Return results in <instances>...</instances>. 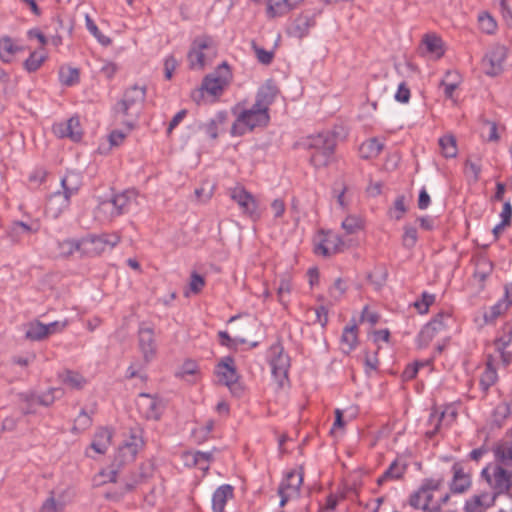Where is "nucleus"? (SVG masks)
Returning a JSON list of instances; mask_svg holds the SVG:
<instances>
[{
  "mask_svg": "<svg viewBox=\"0 0 512 512\" xmlns=\"http://www.w3.org/2000/svg\"><path fill=\"white\" fill-rule=\"evenodd\" d=\"M422 44L434 59H440L444 55V43L436 34H426L423 37Z\"/></svg>",
  "mask_w": 512,
  "mask_h": 512,
  "instance_id": "30",
  "label": "nucleus"
},
{
  "mask_svg": "<svg viewBox=\"0 0 512 512\" xmlns=\"http://www.w3.org/2000/svg\"><path fill=\"white\" fill-rule=\"evenodd\" d=\"M441 154L445 158H454L457 156L458 149L456 139L452 135H444L439 139Z\"/></svg>",
  "mask_w": 512,
  "mask_h": 512,
  "instance_id": "41",
  "label": "nucleus"
},
{
  "mask_svg": "<svg viewBox=\"0 0 512 512\" xmlns=\"http://www.w3.org/2000/svg\"><path fill=\"white\" fill-rule=\"evenodd\" d=\"M289 11L286 0H268L267 13L271 17L282 16Z\"/></svg>",
  "mask_w": 512,
  "mask_h": 512,
  "instance_id": "48",
  "label": "nucleus"
},
{
  "mask_svg": "<svg viewBox=\"0 0 512 512\" xmlns=\"http://www.w3.org/2000/svg\"><path fill=\"white\" fill-rule=\"evenodd\" d=\"M451 470L453 476L449 484L450 491L454 494L466 492L472 484L470 473L466 472L463 465L459 462L454 463Z\"/></svg>",
  "mask_w": 512,
  "mask_h": 512,
  "instance_id": "19",
  "label": "nucleus"
},
{
  "mask_svg": "<svg viewBox=\"0 0 512 512\" xmlns=\"http://www.w3.org/2000/svg\"><path fill=\"white\" fill-rule=\"evenodd\" d=\"M417 238V229L415 227L406 225L404 227L403 245L405 247L411 248L416 244Z\"/></svg>",
  "mask_w": 512,
  "mask_h": 512,
  "instance_id": "63",
  "label": "nucleus"
},
{
  "mask_svg": "<svg viewBox=\"0 0 512 512\" xmlns=\"http://www.w3.org/2000/svg\"><path fill=\"white\" fill-rule=\"evenodd\" d=\"M139 479L127 480L120 492L107 493L106 497L113 500H119L126 493L133 491L138 485L146 482L154 474V463L146 460L138 468Z\"/></svg>",
  "mask_w": 512,
  "mask_h": 512,
  "instance_id": "14",
  "label": "nucleus"
},
{
  "mask_svg": "<svg viewBox=\"0 0 512 512\" xmlns=\"http://www.w3.org/2000/svg\"><path fill=\"white\" fill-rule=\"evenodd\" d=\"M85 24L87 30L97 39L101 45L108 46L111 44V39L100 32L97 25L88 14L85 16Z\"/></svg>",
  "mask_w": 512,
  "mask_h": 512,
  "instance_id": "45",
  "label": "nucleus"
},
{
  "mask_svg": "<svg viewBox=\"0 0 512 512\" xmlns=\"http://www.w3.org/2000/svg\"><path fill=\"white\" fill-rule=\"evenodd\" d=\"M498 379L496 368L493 365L492 356H489L484 371L480 376V387L484 393H487Z\"/></svg>",
  "mask_w": 512,
  "mask_h": 512,
  "instance_id": "32",
  "label": "nucleus"
},
{
  "mask_svg": "<svg viewBox=\"0 0 512 512\" xmlns=\"http://www.w3.org/2000/svg\"><path fill=\"white\" fill-rule=\"evenodd\" d=\"M316 13L315 12H304L300 14L293 22L292 26L289 29V33L296 38L305 37L310 29L315 26L316 21Z\"/></svg>",
  "mask_w": 512,
  "mask_h": 512,
  "instance_id": "22",
  "label": "nucleus"
},
{
  "mask_svg": "<svg viewBox=\"0 0 512 512\" xmlns=\"http://www.w3.org/2000/svg\"><path fill=\"white\" fill-rule=\"evenodd\" d=\"M92 425V417L82 409L74 421L73 431L82 432Z\"/></svg>",
  "mask_w": 512,
  "mask_h": 512,
  "instance_id": "55",
  "label": "nucleus"
},
{
  "mask_svg": "<svg viewBox=\"0 0 512 512\" xmlns=\"http://www.w3.org/2000/svg\"><path fill=\"white\" fill-rule=\"evenodd\" d=\"M138 193L134 189L116 194L111 200L100 203L99 212L108 213L111 218L127 213L137 203Z\"/></svg>",
  "mask_w": 512,
  "mask_h": 512,
  "instance_id": "7",
  "label": "nucleus"
},
{
  "mask_svg": "<svg viewBox=\"0 0 512 512\" xmlns=\"http://www.w3.org/2000/svg\"><path fill=\"white\" fill-rule=\"evenodd\" d=\"M230 198L238 205L243 216L256 222L262 216L259 201L243 186L237 185L228 190Z\"/></svg>",
  "mask_w": 512,
  "mask_h": 512,
  "instance_id": "6",
  "label": "nucleus"
},
{
  "mask_svg": "<svg viewBox=\"0 0 512 512\" xmlns=\"http://www.w3.org/2000/svg\"><path fill=\"white\" fill-rule=\"evenodd\" d=\"M460 77L457 72L447 71L444 79L440 82V86L444 87L445 97L453 99L454 91L458 88Z\"/></svg>",
  "mask_w": 512,
  "mask_h": 512,
  "instance_id": "40",
  "label": "nucleus"
},
{
  "mask_svg": "<svg viewBox=\"0 0 512 512\" xmlns=\"http://www.w3.org/2000/svg\"><path fill=\"white\" fill-rule=\"evenodd\" d=\"M436 334H438L436 328L432 327L430 324L427 323L418 334V347L424 348L428 346V344L433 340Z\"/></svg>",
  "mask_w": 512,
  "mask_h": 512,
  "instance_id": "46",
  "label": "nucleus"
},
{
  "mask_svg": "<svg viewBox=\"0 0 512 512\" xmlns=\"http://www.w3.org/2000/svg\"><path fill=\"white\" fill-rule=\"evenodd\" d=\"M58 249L61 257H69L74 252H80L79 240L66 239L58 242Z\"/></svg>",
  "mask_w": 512,
  "mask_h": 512,
  "instance_id": "47",
  "label": "nucleus"
},
{
  "mask_svg": "<svg viewBox=\"0 0 512 512\" xmlns=\"http://www.w3.org/2000/svg\"><path fill=\"white\" fill-rule=\"evenodd\" d=\"M81 186L82 179L81 176L77 173L69 172L61 179V192L67 195L69 198L78 194Z\"/></svg>",
  "mask_w": 512,
  "mask_h": 512,
  "instance_id": "31",
  "label": "nucleus"
},
{
  "mask_svg": "<svg viewBox=\"0 0 512 512\" xmlns=\"http://www.w3.org/2000/svg\"><path fill=\"white\" fill-rule=\"evenodd\" d=\"M70 205V198L62 193L56 191L51 194L46 203V214L51 218H58Z\"/></svg>",
  "mask_w": 512,
  "mask_h": 512,
  "instance_id": "24",
  "label": "nucleus"
},
{
  "mask_svg": "<svg viewBox=\"0 0 512 512\" xmlns=\"http://www.w3.org/2000/svg\"><path fill=\"white\" fill-rule=\"evenodd\" d=\"M496 464L512 467V442H501L493 450Z\"/></svg>",
  "mask_w": 512,
  "mask_h": 512,
  "instance_id": "34",
  "label": "nucleus"
},
{
  "mask_svg": "<svg viewBox=\"0 0 512 512\" xmlns=\"http://www.w3.org/2000/svg\"><path fill=\"white\" fill-rule=\"evenodd\" d=\"M345 247L346 242L337 233L331 230L321 231L315 244V252L328 257L342 252Z\"/></svg>",
  "mask_w": 512,
  "mask_h": 512,
  "instance_id": "11",
  "label": "nucleus"
},
{
  "mask_svg": "<svg viewBox=\"0 0 512 512\" xmlns=\"http://www.w3.org/2000/svg\"><path fill=\"white\" fill-rule=\"evenodd\" d=\"M269 121V113L253 104L251 108L244 109L237 115L236 121L231 127V134L242 136L255 128L266 127Z\"/></svg>",
  "mask_w": 512,
  "mask_h": 512,
  "instance_id": "5",
  "label": "nucleus"
},
{
  "mask_svg": "<svg viewBox=\"0 0 512 512\" xmlns=\"http://www.w3.org/2000/svg\"><path fill=\"white\" fill-rule=\"evenodd\" d=\"M61 381L72 389H81L86 384V380L77 372L67 370L60 375Z\"/></svg>",
  "mask_w": 512,
  "mask_h": 512,
  "instance_id": "42",
  "label": "nucleus"
},
{
  "mask_svg": "<svg viewBox=\"0 0 512 512\" xmlns=\"http://www.w3.org/2000/svg\"><path fill=\"white\" fill-rule=\"evenodd\" d=\"M491 496L488 492H483L481 494H476L471 496L469 499L465 501L464 511L465 512H484L487 508L491 507L489 505Z\"/></svg>",
  "mask_w": 512,
  "mask_h": 512,
  "instance_id": "28",
  "label": "nucleus"
},
{
  "mask_svg": "<svg viewBox=\"0 0 512 512\" xmlns=\"http://www.w3.org/2000/svg\"><path fill=\"white\" fill-rule=\"evenodd\" d=\"M23 49L15 45L11 38L4 37L0 39V59L4 62L12 61L13 57Z\"/></svg>",
  "mask_w": 512,
  "mask_h": 512,
  "instance_id": "38",
  "label": "nucleus"
},
{
  "mask_svg": "<svg viewBox=\"0 0 512 512\" xmlns=\"http://www.w3.org/2000/svg\"><path fill=\"white\" fill-rule=\"evenodd\" d=\"M25 338L30 341H43L47 339L44 324L39 320L28 322L24 326Z\"/></svg>",
  "mask_w": 512,
  "mask_h": 512,
  "instance_id": "37",
  "label": "nucleus"
},
{
  "mask_svg": "<svg viewBox=\"0 0 512 512\" xmlns=\"http://www.w3.org/2000/svg\"><path fill=\"white\" fill-rule=\"evenodd\" d=\"M98 237L102 242L104 252L107 249H113L121 240V236L118 233H103L101 235H98Z\"/></svg>",
  "mask_w": 512,
  "mask_h": 512,
  "instance_id": "57",
  "label": "nucleus"
},
{
  "mask_svg": "<svg viewBox=\"0 0 512 512\" xmlns=\"http://www.w3.org/2000/svg\"><path fill=\"white\" fill-rule=\"evenodd\" d=\"M512 341V321L504 325L502 335L495 341L496 349L506 348Z\"/></svg>",
  "mask_w": 512,
  "mask_h": 512,
  "instance_id": "53",
  "label": "nucleus"
},
{
  "mask_svg": "<svg viewBox=\"0 0 512 512\" xmlns=\"http://www.w3.org/2000/svg\"><path fill=\"white\" fill-rule=\"evenodd\" d=\"M303 483V472L301 470H292L288 472L278 487V495L280 496V506L283 507L300 492Z\"/></svg>",
  "mask_w": 512,
  "mask_h": 512,
  "instance_id": "10",
  "label": "nucleus"
},
{
  "mask_svg": "<svg viewBox=\"0 0 512 512\" xmlns=\"http://www.w3.org/2000/svg\"><path fill=\"white\" fill-rule=\"evenodd\" d=\"M45 55L41 52H32L28 59L24 62V67L29 72H34L42 65Z\"/></svg>",
  "mask_w": 512,
  "mask_h": 512,
  "instance_id": "52",
  "label": "nucleus"
},
{
  "mask_svg": "<svg viewBox=\"0 0 512 512\" xmlns=\"http://www.w3.org/2000/svg\"><path fill=\"white\" fill-rule=\"evenodd\" d=\"M512 305V285L505 286V295L503 299L489 307L483 313L484 322L486 324L493 323L500 315H502Z\"/></svg>",
  "mask_w": 512,
  "mask_h": 512,
  "instance_id": "21",
  "label": "nucleus"
},
{
  "mask_svg": "<svg viewBox=\"0 0 512 512\" xmlns=\"http://www.w3.org/2000/svg\"><path fill=\"white\" fill-rule=\"evenodd\" d=\"M80 72L71 66H61L59 69V81L64 86H74L79 83Z\"/></svg>",
  "mask_w": 512,
  "mask_h": 512,
  "instance_id": "39",
  "label": "nucleus"
},
{
  "mask_svg": "<svg viewBox=\"0 0 512 512\" xmlns=\"http://www.w3.org/2000/svg\"><path fill=\"white\" fill-rule=\"evenodd\" d=\"M346 290V283L341 278H338L330 287L329 294L334 300H339L345 294Z\"/></svg>",
  "mask_w": 512,
  "mask_h": 512,
  "instance_id": "62",
  "label": "nucleus"
},
{
  "mask_svg": "<svg viewBox=\"0 0 512 512\" xmlns=\"http://www.w3.org/2000/svg\"><path fill=\"white\" fill-rule=\"evenodd\" d=\"M480 28L483 32L491 34L495 31L497 24L488 13H482L478 17Z\"/></svg>",
  "mask_w": 512,
  "mask_h": 512,
  "instance_id": "58",
  "label": "nucleus"
},
{
  "mask_svg": "<svg viewBox=\"0 0 512 512\" xmlns=\"http://www.w3.org/2000/svg\"><path fill=\"white\" fill-rule=\"evenodd\" d=\"M53 132L59 138H70L72 141L77 142L82 138V130L80 127L79 119L72 117L66 122L57 123L53 126Z\"/></svg>",
  "mask_w": 512,
  "mask_h": 512,
  "instance_id": "20",
  "label": "nucleus"
},
{
  "mask_svg": "<svg viewBox=\"0 0 512 512\" xmlns=\"http://www.w3.org/2000/svg\"><path fill=\"white\" fill-rule=\"evenodd\" d=\"M231 73L226 63L220 65L212 74L207 75L203 82V89L212 96L222 94L224 88L229 84Z\"/></svg>",
  "mask_w": 512,
  "mask_h": 512,
  "instance_id": "13",
  "label": "nucleus"
},
{
  "mask_svg": "<svg viewBox=\"0 0 512 512\" xmlns=\"http://www.w3.org/2000/svg\"><path fill=\"white\" fill-rule=\"evenodd\" d=\"M137 407L145 418L157 420L161 415L162 402L155 396L141 393L137 399Z\"/></svg>",
  "mask_w": 512,
  "mask_h": 512,
  "instance_id": "18",
  "label": "nucleus"
},
{
  "mask_svg": "<svg viewBox=\"0 0 512 512\" xmlns=\"http://www.w3.org/2000/svg\"><path fill=\"white\" fill-rule=\"evenodd\" d=\"M278 90L275 85L267 82L261 86L256 94L255 103L257 107L265 109L269 113V108L275 101Z\"/></svg>",
  "mask_w": 512,
  "mask_h": 512,
  "instance_id": "25",
  "label": "nucleus"
},
{
  "mask_svg": "<svg viewBox=\"0 0 512 512\" xmlns=\"http://www.w3.org/2000/svg\"><path fill=\"white\" fill-rule=\"evenodd\" d=\"M493 493L489 505H494L499 495H507L512 488V471L499 464L488 465L481 471Z\"/></svg>",
  "mask_w": 512,
  "mask_h": 512,
  "instance_id": "3",
  "label": "nucleus"
},
{
  "mask_svg": "<svg viewBox=\"0 0 512 512\" xmlns=\"http://www.w3.org/2000/svg\"><path fill=\"white\" fill-rule=\"evenodd\" d=\"M80 253L86 256H96L104 252L98 235H89L79 240Z\"/></svg>",
  "mask_w": 512,
  "mask_h": 512,
  "instance_id": "29",
  "label": "nucleus"
},
{
  "mask_svg": "<svg viewBox=\"0 0 512 512\" xmlns=\"http://www.w3.org/2000/svg\"><path fill=\"white\" fill-rule=\"evenodd\" d=\"M452 322V316L449 312L438 313L428 324L436 328L437 333L444 331Z\"/></svg>",
  "mask_w": 512,
  "mask_h": 512,
  "instance_id": "49",
  "label": "nucleus"
},
{
  "mask_svg": "<svg viewBox=\"0 0 512 512\" xmlns=\"http://www.w3.org/2000/svg\"><path fill=\"white\" fill-rule=\"evenodd\" d=\"M252 48L256 55L257 60L264 65H269L274 58V52L265 50L259 46H257L254 42L252 43Z\"/></svg>",
  "mask_w": 512,
  "mask_h": 512,
  "instance_id": "59",
  "label": "nucleus"
},
{
  "mask_svg": "<svg viewBox=\"0 0 512 512\" xmlns=\"http://www.w3.org/2000/svg\"><path fill=\"white\" fill-rule=\"evenodd\" d=\"M139 349L146 363L150 362L156 354V343L152 327L142 323L138 330Z\"/></svg>",
  "mask_w": 512,
  "mask_h": 512,
  "instance_id": "17",
  "label": "nucleus"
},
{
  "mask_svg": "<svg viewBox=\"0 0 512 512\" xmlns=\"http://www.w3.org/2000/svg\"><path fill=\"white\" fill-rule=\"evenodd\" d=\"M435 302V295L423 292L421 299L414 302V307L420 314L428 312L429 307Z\"/></svg>",
  "mask_w": 512,
  "mask_h": 512,
  "instance_id": "56",
  "label": "nucleus"
},
{
  "mask_svg": "<svg viewBox=\"0 0 512 512\" xmlns=\"http://www.w3.org/2000/svg\"><path fill=\"white\" fill-rule=\"evenodd\" d=\"M507 52V47L502 44L492 45L482 59L484 73L492 77L502 73Z\"/></svg>",
  "mask_w": 512,
  "mask_h": 512,
  "instance_id": "9",
  "label": "nucleus"
},
{
  "mask_svg": "<svg viewBox=\"0 0 512 512\" xmlns=\"http://www.w3.org/2000/svg\"><path fill=\"white\" fill-rule=\"evenodd\" d=\"M456 415V411L450 407H447L442 411L433 410L427 421V424L430 427L426 432L427 436L432 438L443 426H449L456 419Z\"/></svg>",
  "mask_w": 512,
  "mask_h": 512,
  "instance_id": "16",
  "label": "nucleus"
},
{
  "mask_svg": "<svg viewBox=\"0 0 512 512\" xmlns=\"http://www.w3.org/2000/svg\"><path fill=\"white\" fill-rule=\"evenodd\" d=\"M234 495V489L229 484L219 486L212 495L213 512H224L225 505Z\"/></svg>",
  "mask_w": 512,
  "mask_h": 512,
  "instance_id": "27",
  "label": "nucleus"
},
{
  "mask_svg": "<svg viewBox=\"0 0 512 512\" xmlns=\"http://www.w3.org/2000/svg\"><path fill=\"white\" fill-rule=\"evenodd\" d=\"M347 187L343 181H336L332 188V194L336 198L339 207L343 210L349 206V200L346 197Z\"/></svg>",
  "mask_w": 512,
  "mask_h": 512,
  "instance_id": "44",
  "label": "nucleus"
},
{
  "mask_svg": "<svg viewBox=\"0 0 512 512\" xmlns=\"http://www.w3.org/2000/svg\"><path fill=\"white\" fill-rule=\"evenodd\" d=\"M443 483L442 477L424 479L418 490L411 494L409 504L423 512H440V505L434 503L433 492L439 490Z\"/></svg>",
  "mask_w": 512,
  "mask_h": 512,
  "instance_id": "4",
  "label": "nucleus"
},
{
  "mask_svg": "<svg viewBox=\"0 0 512 512\" xmlns=\"http://www.w3.org/2000/svg\"><path fill=\"white\" fill-rule=\"evenodd\" d=\"M358 329L356 325L346 326L341 336V347L343 352L350 353L358 343Z\"/></svg>",
  "mask_w": 512,
  "mask_h": 512,
  "instance_id": "35",
  "label": "nucleus"
},
{
  "mask_svg": "<svg viewBox=\"0 0 512 512\" xmlns=\"http://www.w3.org/2000/svg\"><path fill=\"white\" fill-rule=\"evenodd\" d=\"M63 510V504L57 502L54 497H49L42 504L40 512H61Z\"/></svg>",
  "mask_w": 512,
  "mask_h": 512,
  "instance_id": "64",
  "label": "nucleus"
},
{
  "mask_svg": "<svg viewBox=\"0 0 512 512\" xmlns=\"http://www.w3.org/2000/svg\"><path fill=\"white\" fill-rule=\"evenodd\" d=\"M336 145V136L330 131L311 135L304 142L309 161L315 168L326 167L333 161Z\"/></svg>",
  "mask_w": 512,
  "mask_h": 512,
  "instance_id": "1",
  "label": "nucleus"
},
{
  "mask_svg": "<svg viewBox=\"0 0 512 512\" xmlns=\"http://www.w3.org/2000/svg\"><path fill=\"white\" fill-rule=\"evenodd\" d=\"M268 357L272 374L282 383V381L287 378L288 369L290 367L289 356L284 352L282 345L276 343L270 347Z\"/></svg>",
  "mask_w": 512,
  "mask_h": 512,
  "instance_id": "12",
  "label": "nucleus"
},
{
  "mask_svg": "<svg viewBox=\"0 0 512 512\" xmlns=\"http://www.w3.org/2000/svg\"><path fill=\"white\" fill-rule=\"evenodd\" d=\"M481 173V163L480 161H472L471 159H467L465 163V174L472 178L473 181H478Z\"/></svg>",
  "mask_w": 512,
  "mask_h": 512,
  "instance_id": "60",
  "label": "nucleus"
},
{
  "mask_svg": "<svg viewBox=\"0 0 512 512\" xmlns=\"http://www.w3.org/2000/svg\"><path fill=\"white\" fill-rule=\"evenodd\" d=\"M407 463L401 459H395L385 472L377 479L378 485H383L388 481L400 480L407 470Z\"/></svg>",
  "mask_w": 512,
  "mask_h": 512,
  "instance_id": "26",
  "label": "nucleus"
},
{
  "mask_svg": "<svg viewBox=\"0 0 512 512\" xmlns=\"http://www.w3.org/2000/svg\"><path fill=\"white\" fill-rule=\"evenodd\" d=\"M481 134L486 141L497 142L499 140L498 127L495 122L484 121Z\"/></svg>",
  "mask_w": 512,
  "mask_h": 512,
  "instance_id": "50",
  "label": "nucleus"
},
{
  "mask_svg": "<svg viewBox=\"0 0 512 512\" xmlns=\"http://www.w3.org/2000/svg\"><path fill=\"white\" fill-rule=\"evenodd\" d=\"M291 289L292 285L290 279L282 278L277 288V295L280 303H282L283 305L286 304V296L290 294Z\"/></svg>",
  "mask_w": 512,
  "mask_h": 512,
  "instance_id": "61",
  "label": "nucleus"
},
{
  "mask_svg": "<svg viewBox=\"0 0 512 512\" xmlns=\"http://www.w3.org/2000/svg\"><path fill=\"white\" fill-rule=\"evenodd\" d=\"M382 150L383 143L377 138H371L360 145L359 154L363 159H371L377 157Z\"/></svg>",
  "mask_w": 512,
  "mask_h": 512,
  "instance_id": "36",
  "label": "nucleus"
},
{
  "mask_svg": "<svg viewBox=\"0 0 512 512\" xmlns=\"http://www.w3.org/2000/svg\"><path fill=\"white\" fill-rule=\"evenodd\" d=\"M142 446V437L136 432L131 433L130 436L124 440L123 444L119 446L115 456V462L119 465H123L133 461Z\"/></svg>",
  "mask_w": 512,
  "mask_h": 512,
  "instance_id": "15",
  "label": "nucleus"
},
{
  "mask_svg": "<svg viewBox=\"0 0 512 512\" xmlns=\"http://www.w3.org/2000/svg\"><path fill=\"white\" fill-rule=\"evenodd\" d=\"M492 263L486 258H480L476 262L475 277L485 280L492 271Z\"/></svg>",
  "mask_w": 512,
  "mask_h": 512,
  "instance_id": "54",
  "label": "nucleus"
},
{
  "mask_svg": "<svg viewBox=\"0 0 512 512\" xmlns=\"http://www.w3.org/2000/svg\"><path fill=\"white\" fill-rule=\"evenodd\" d=\"M112 433L106 428H100L96 431L91 448L98 454H104L110 446Z\"/></svg>",
  "mask_w": 512,
  "mask_h": 512,
  "instance_id": "33",
  "label": "nucleus"
},
{
  "mask_svg": "<svg viewBox=\"0 0 512 512\" xmlns=\"http://www.w3.org/2000/svg\"><path fill=\"white\" fill-rule=\"evenodd\" d=\"M145 96V87L134 85L125 91L123 98L115 106L116 115L129 131L133 129L140 115Z\"/></svg>",
  "mask_w": 512,
  "mask_h": 512,
  "instance_id": "2",
  "label": "nucleus"
},
{
  "mask_svg": "<svg viewBox=\"0 0 512 512\" xmlns=\"http://www.w3.org/2000/svg\"><path fill=\"white\" fill-rule=\"evenodd\" d=\"M215 372L219 382L225 386L231 387L238 380L234 360L231 357L222 359L217 365Z\"/></svg>",
  "mask_w": 512,
  "mask_h": 512,
  "instance_id": "23",
  "label": "nucleus"
},
{
  "mask_svg": "<svg viewBox=\"0 0 512 512\" xmlns=\"http://www.w3.org/2000/svg\"><path fill=\"white\" fill-rule=\"evenodd\" d=\"M226 120L227 113L219 112L213 119L204 124L203 129L210 138L216 139L218 137V126L224 124Z\"/></svg>",
  "mask_w": 512,
  "mask_h": 512,
  "instance_id": "43",
  "label": "nucleus"
},
{
  "mask_svg": "<svg viewBox=\"0 0 512 512\" xmlns=\"http://www.w3.org/2000/svg\"><path fill=\"white\" fill-rule=\"evenodd\" d=\"M341 226L348 235L355 234L363 228L362 220L354 215L347 216Z\"/></svg>",
  "mask_w": 512,
  "mask_h": 512,
  "instance_id": "51",
  "label": "nucleus"
},
{
  "mask_svg": "<svg viewBox=\"0 0 512 512\" xmlns=\"http://www.w3.org/2000/svg\"><path fill=\"white\" fill-rule=\"evenodd\" d=\"M215 53L213 40L208 36L197 37L189 50V67L193 70H201L207 60Z\"/></svg>",
  "mask_w": 512,
  "mask_h": 512,
  "instance_id": "8",
  "label": "nucleus"
}]
</instances>
